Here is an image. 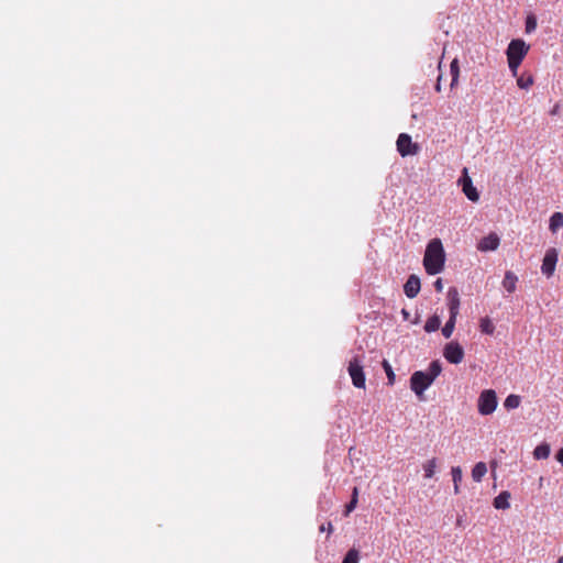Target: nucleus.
<instances>
[{
  "instance_id": "obj_1",
  "label": "nucleus",
  "mask_w": 563,
  "mask_h": 563,
  "mask_svg": "<svg viewBox=\"0 0 563 563\" xmlns=\"http://www.w3.org/2000/svg\"><path fill=\"white\" fill-rule=\"evenodd\" d=\"M445 252L440 239L435 238L429 241L426 247L423 266L429 275H437L444 268Z\"/></svg>"
},
{
  "instance_id": "obj_2",
  "label": "nucleus",
  "mask_w": 563,
  "mask_h": 563,
  "mask_svg": "<svg viewBox=\"0 0 563 563\" xmlns=\"http://www.w3.org/2000/svg\"><path fill=\"white\" fill-rule=\"evenodd\" d=\"M529 51V45L521 38L511 40L506 49L508 66L512 76L517 77L518 68Z\"/></svg>"
},
{
  "instance_id": "obj_3",
  "label": "nucleus",
  "mask_w": 563,
  "mask_h": 563,
  "mask_svg": "<svg viewBox=\"0 0 563 563\" xmlns=\"http://www.w3.org/2000/svg\"><path fill=\"white\" fill-rule=\"evenodd\" d=\"M497 404L496 391L493 389H485L478 397V412L483 416L492 415L496 410Z\"/></svg>"
},
{
  "instance_id": "obj_4",
  "label": "nucleus",
  "mask_w": 563,
  "mask_h": 563,
  "mask_svg": "<svg viewBox=\"0 0 563 563\" xmlns=\"http://www.w3.org/2000/svg\"><path fill=\"white\" fill-rule=\"evenodd\" d=\"M432 383V377H429L423 371H417L410 377V388L418 397H421Z\"/></svg>"
},
{
  "instance_id": "obj_5",
  "label": "nucleus",
  "mask_w": 563,
  "mask_h": 563,
  "mask_svg": "<svg viewBox=\"0 0 563 563\" xmlns=\"http://www.w3.org/2000/svg\"><path fill=\"white\" fill-rule=\"evenodd\" d=\"M347 372L351 376L352 383L356 388H365V373L363 365L357 356L353 357L347 367Z\"/></svg>"
},
{
  "instance_id": "obj_6",
  "label": "nucleus",
  "mask_w": 563,
  "mask_h": 563,
  "mask_svg": "<svg viewBox=\"0 0 563 563\" xmlns=\"http://www.w3.org/2000/svg\"><path fill=\"white\" fill-rule=\"evenodd\" d=\"M397 151L402 157L415 155L419 151V146L412 143L411 136L407 133L399 134L397 139Z\"/></svg>"
},
{
  "instance_id": "obj_7",
  "label": "nucleus",
  "mask_w": 563,
  "mask_h": 563,
  "mask_svg": "<svg viewBox=\"0 0 563 563\" xmlns=\"http://www.w3.org/2000/svg\"><path fill=\"white\" fill-rule=\"evenodd\" d=\"M459 185L462 187L464 195L468 200L476 202L479 199L477 189L473 186L472 178L468 175L467 168H464L462 176L459 179Z\"/></svg>"
},
{
  "instance_id": "obj_8",
  "label": "nucleus",
  "mask_w": 563,
  "mask_h": 563,
  "mask_svg": "<svg viewBox=\"0 0 563 563\" xmlns=\"http://www.w3.org/2000/svg\"><path fill=\"white\" fill-rule=\"evenodd\" d=\"M443 355L451 364H460L464 357V350L459 342L452 341L444 346Z\"/></svg>"
},
{
  "instance_id": "obj_9",
  "label": "nucleus",
  "mask_w": 563,
  "mask_h": 563,
  "mask_svg": "<svg viewBox=\"0 0 563 563\" xmlns=\"http://www.w3.org/2000/svg\"><path fill=\"white\" fill-rule=\"evenodd\" d=\"M558 263V251L555 249H549L542 261L541 272L547 277H551L554 274L555 266Z\"/></svg>"
},
{
  "instance_id": "obj_10",
  "label": "nucleus",
  "mask_w": 563,
  "mask_h": 563,
  "mask_svg": "<svg viewBox=\"0 0 563 563\" xmlns=\"http://www.w3.org/2000/svg\"><path fill=\"white\" fill-rule=\"evenodd\" d=\"M420 287V278L417 275H410L404 285V292L412 299L419 294Z\"/></svg>"
},
{
  "instance_id": "obj_11",
  "label": "nucleus",
  "mask_w": 563,
  "mask_h": 563,
  "mask_svg": "<svg viewBox=\"0 0 563 563\" xmlns=\"http://www.w3.org/2000/svg\"><path fill=\"white\" fill-rule=\"evenodd\" d=\"M499 236L496 233H490L479 241L477 247L482 252L495 251L499 246Z\"/></svg>"
},
{
  "instance_id": "obj_12",
  "label": "nucleus",
  "mask_w": 563,
  "mask_h": 563,
  "mask_svg": "<svg viewBox=\"0 0 563 563\" xmlns=\"http://www.w3.org/2000/svg\"><path fill=\"white\" fill-rule=\"evenodd\" d=\"M448 306H449L450 314L457 317L459 309H460V296H459V291L455 287L449 288Z\"/></svg>"
},
{
  "instance_id": "obj_13",
  "label": "nucleus",
  "mask_w": 563,
  "mask_h": 563,
  "mask_svg": "<svg viewBox=\"0 0 563 563\" xmlns=\"http://www.w3.org/2000/svg\"><path fill=\"white\" fill-rule=\"evenodd\" d=\"M510 493L508 490H503L499 493L498 496L495 497L494 499V507L496 509H508L510 507V504H509V499H510Z\"/></svg>"
},
{
  "instance_id": "obj_14",
  "label": "nucleus",
  "mask_w": 563,
  "mask_h": 563,
  "mask_svg": "<svg viewBox=\"0 0 563 563\" xmlns=\"http://www.w3.org/2000/svg\"><path fill=\"white\" fill-rule=\"evenodd\" d=\"M518 282V277L510 271L506 272L503 286L508 292H514L516 290V284Z\"/></svg>"
},
{
  "instance_id": "obj_15",
  "label": "nucleus",
  "mask_w": 563,
  "mask_h": 563,
  "mask_svg": "<svg viewBox=\"0 0 563 563\" xmlns=\"http://www.w3.org/2000/svg\"><path fill=\"white\" fill-rule=\"evenodd\" d=\"M550 452H551V448L548 443L543 442L541 444H539L534 451H533V456L534 459L537 460H544V459H548L549 455H550Z\"/></svg>"
},
{
  "instance_id": "obj_16",
  "label": "nucleus",
  "mask_w": 563,
  "mask_h": 563,
  "mask_svg": "<svg viewBox=\"0 0 563 563\" xmlns=\"http://www.w3.org/2000/svg\"><path fill=\"white\" fill-rule=\"evenodd\" d=\"M487 472V466L484 462H478L472 470V477L475 482H481Z\"/></svg>"
},
{
  "instance_id": "obj_17",
  "label": "nucleus",
  "mask_w": 563,
  "mask_h": 563,
  "mask_svg": "<svg viewBox=\"0 0 563 563\" xmlns=\"http://www.w3.org/2000/svg\"><path fill=\"white\" fill-rule=\"evenodd\" d=\"M562 227H563V213L554 212L550 218L549 229L552 232H556Z\"/></svg>"
},
{
  "instance_id": "obj_18",
  "label": "nucleus",
  "mask_w": 563,
  "mask_h": 563,
  "mask_svg": "<svg viewBox=\"0 0 563 563\" xmlns=\"http://www.w3.org/2000/svg\"><path fill=\"white\" fill-rule=\"evenodd\" d=\"M441 325V319L438 314L431 316L426 324H424V331L428 333L437 331Z\"/></svg>"
},
{
  "instance_id": "obj_19",
  "label": "nucleus",
  "mask_w": 563,
  "mask_h": 563,
  "mask_svg": "<svg viewBox=\"0 0 563 563\" xmlns=\"http://www.w3.org/2000/svg\"><path fill=\"white\" fill-rule=\"evenodd\" d=\"M441 372H442V365H441L440 361L435 360L430 363L428 371H426L424 373L429 377H432V380L434 382V379L441 374Z\"/></svg>"
},
{
  "instance_id": "obj_20",
  "label": "nucleus",
  "mask_w": 563,
  "mask_h": 563,
  "mask_svg": "<svg viewBox=\"0 0 563 563\" xmlns=\"http://www.w3.org/2000/svg\"><path fill=\"white\" fill-rule=\"evenodd\" d=\"M451 474H452V481H453V484H454V493L455 494H459L460 493V483L462 482V470L460 466H453L452 470H451Z\"/></svg>"
},
{
  "instance_id": "obj_21",
  "label": "nucleus",
  "mask_w": 563,
  "mask_h": 563,
  "mask_svg": "<svg viewBox=\"0 0 563 563\" xmlns=\"http://www.w3.org/2000/svg\"><path fill=\"white\" fill-rule=\"evenodd\" d=\"M520 402H521L520 396L511 394V395L507 396V398L505 399L504 407L507 410H512V409L518 408L520 406Z\"/></svg>"
},
{
  "instance_id": "obj_22",
  "label": "nucleus",
  "mask_w": 563,
  "mask_h": 563,
  "mask_svg": "<svg viewBox=\"0 0 563 563\" xmlns=\"http://www.w3.org/2000/svg\"><path fill=\"white\" fill-rule=\"evenodd\" d=\"M455 322H456V316L450 314L449 320L445 322L444 327L442 328V334L444 338L449 339L452 335L454 328H455Z\"/></svg>"
},
{
  "instance_id": "obj_23",
  "label": "nucleus",
  "mask_w": 563,
  "mask_h": 563,
  "mask_svg": "<svg viewBox=\"0 0 563 563\" xmlns=\"http://www.w3.org/2000/svg\"><path fill=\"white\" fill-rule=\"evenodd\" d=\"M481 331L485 334H493L495 331V325L488 317H484L479 321Z\"/></svg>"
},
{
  "instance_id": "obj_24",
  "label": "nucleus",
  "mask_w": 563,
  "mask_h": 563,
  "mask_svg": "<svg viewBox=\"0 0 563 563\" xmlns=\"http://www.w3.org/2000/svg\"><path fill=\"white\" fill-rule=\"evenodd\" d=\"M450 74H451V87H454L457 84L459 75H460V67H459V60L454 58L451 62L450 65Z\"/></svg>"
},
{
  "instance_id": "obj_25",
  "label": "nucleus",
  "mask_w": 563,
  "mask_h": 563,
  "mask_svg": "<svg viewBox=\"0 0 563 563\" xmlns=\"http://www.w3.org/2000/svg\"><path fill=\"white\" fill-rule=\"evenodd\" d=\"M360 553L355 548L350 549L344 555L342 563H358Z\"/></svg>"
},
{
  "instance_id": "obj_26",
  "label": "nucleus",
  "mask_w": 563,
  "mask_h": 563,
  "mask_svg": "<svg viewBox=\"0 0 563 563\" xmlns=\"http://www.w3.org/2000/svg\"><path fill=\"white\" fill-rule=\"evenodd\" d=\"M435 466H437L435 459L429 460L423 465V471H424V477L426 478H431L433 476Z\"/></svg>"
},
{
  "instance_id": "obj_27",
  "label": "nucleus",
  "mask_w": 563,
  "mask_h": 563,
  "mask_svg": "<svg viewBox=\"0 0 563 563\" xmlns=\"http://www.w3.org/2000/svg\"><path fill=\"white\" fill-rule=\"evenodd\" d=\"M383 367H384V371H385L387 379H388V385H394V383H395V373L393 371L391 365L387 361H384L383 362Z\"/></svg>"
},
{
  "instance_id": "obj_28",
  "label": "nucleus",
  "mask_w": 563,
  "mask_h": 563,
  "mask_svg": "<svg viewBox=\"0 0 563 563\" xmlns=\"http://www.w3.org/2000/svg\"><path fill=\"white\" fill-rule=\"evenodd\" d=\"M537 29V18L533 14H529L526 18V32L532 33Z\"/></svg>"
},
{
  "instance_id": "obj_29",
  "label": "nucleus",
  "mask_w": 563,
  "mask_h": 563,
  "mask_svg": "<svg viewBox=\"0 0 563 563\" xmlns=\"http://www.w3.org/2000/svg\"><path fill=\"white\" fill-rule=\"evenodd\" d=\"M532 84H533V78L530 75L526 78L523 76H521V77H518V79H517V85L521 89H528Z\"/></svg>"
},
{
  "instance_id": "obj_30",
  "label": "nucleus",
  "mask_w": 563,
  "mask_h": 563,
  "mask_svg": "<svg viewBox=\"0 0 563 563\" xmlns=\"http://www.w3.org/2000/svg\"><path fill=\"white\" fill-rule=\"evenodd\" d=\"M356 505H357V499L356 498H351V500L345 505V516L350 515L355 508H356Z\"/></svg>"
},
{
  "instance_id": "obj_31",
  "label": "nucleus",
  "mask_w": 563,
  "mask_h": 563,
  "mask_svg": "<svg viewBox=\"0 0 563 563\" xmlns=\"http://www.w3.org/2000/svg\"><path fill=\"white\" fill-rule=\"evenodd\" d=\"M434 289L438 291V292H441L443 290V283H442V279L441 278H438L434 284Z\"/></svg>"
},
{
  "instance_id": "obj_32",
  "label": "nucleus",
  "mask_w": 563,
  "mask_h": 563,
  "mask_svg": "<svg viewBox=\"0 0 563 563\" xmlns=\"http://www.w3.org/2000/svg\"><path fill=\"white\" fill-rule=\"evenodd\" d=\"M555 459H556V461H558L559 463H561V464H562V466H563V448H561V449L556 452V454H555Z\"/></svg>"
},
{
  "instance_id": "obj_33",
  "label": "nucleus",
  "mask_w": 563,
  "mask_h": 563,
  "mask_svg": "<svg viewBox=\"0 0 563 563\" xmlns=\"http://www.w3.org/2000/svg\"><path fill=\"white\" fill-rule=\"evenodd\" d=\"M320 531H328V533H331L333 531V527H332V523L331 522H328L327 527L324 525H322L320 527Z\"/></svg>"
},
{
  "instance_id": "obj_34",
  "label": "nucleus",
  "mask_w": 563,
  "mask_h": 563,
  "mask_svg": "<svg viewBox=\"0 0 563 563\" xmlns=\"http://www.w3.org/2000/svg\"><path fill=\"white\" fill-rule=\"evenodd\" d=\"M357 497H358V489H357V487H354L353 492H352L351 498H356L357 499Z\"/></svg>"
},
{
  "instance_id": "obj_35",
  "label": "nucleus",
  "mask_w": 563,
  "mask_h": 563,
  "mask_svg": "<svg viewBox=\"0 0 563 563\" xmlns=\"http://www.w3.org/2000/svg\"><path fill=\"white\" fill-rule=\"evenodd\" d=\"M402 314H404L405 319H407L409 317V312L405 309H402Z\"/></svg>"
},
{
  "instance_id": "obj_36",
  "label": "nucleus",
  "mask_w": 563,
  "mask_h": 563,
  "mask_svg": "<svg viewBox=\"0 0 563 563\" xmlns=\"http://www.w3.org/2000/svg\"><path fill=\"white\" fill-rule=\"evenodd\" d=\"M435 89H437L438 91H440V90H441L440 82H438V84H437Z\"/></svg>"
},
{
  "instance_id": "obj_37",
  "label": "nucleus",
  "mask_w": 563,
  "mask_h": 563,
  "mask_svg": "<svg viewBox=\"0 0 563 563\" xmlns=\"http://www.w3.org/2000/svg\"><path fill=\"white\" fill-rule=\"evenodd\" d=\"M556 563H563V556L559 559Z\"/></svg>"
}]
</instances>
